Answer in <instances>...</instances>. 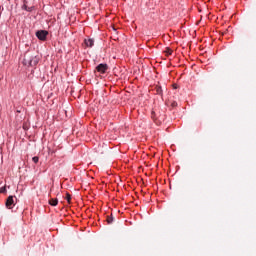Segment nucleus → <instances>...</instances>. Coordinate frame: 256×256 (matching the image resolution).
<instances>
[{"label":"nucleus","mask_w":256,"mask_h":256,"mask_svg":"<svg viewBox=\"0 0 256 256\" xmlns=\"http://www.w3.org/2000/svg\"><path fill=\"white\" fill-rule=\"evenodd\" d=\"M84 45H86V47H93L95 40L93 38L84 39Z\"/></svg>","instance_id":"5"},{"label":"nucleus","mask_w":256,"mask_h":256,"mask_svg":"<svg viewBox=\"0 0 256 256\" xmlns=\"http://www.w3.org/2000/svg\"><path fill=\"white\" fill-rule=\"evenodd\" d=\"M165 53L168 55H173V50L171 48H166Z\"/></svg>","instance_id":"9"},{"label":"nucleus","mask_w":256,"mask_h":256,"mask_svg":"<svg viewBox=\"0 0 256 256\" xmlns=\"http://www.w3.org/2000/svg\"><path fill=\"white\" fill-rule=\"evenodd\" d=\"M107 223H108V225H111V223H113V216L107 217Z\"/></svg>","instance_id":"10"},{"label":"nucleus","mask_w":256,"mask_h":256,"mask_svg":"<svg viewBox=\"0 0 256 256\" xmlns=\"http://www.w3.org/2000/svg\"><path fill=\"white\" fill-rule=\"evenodd\" d=\"M58 204L59 200L57 198H52L49 200V205H51L52 207H57Z\"/></svg>","instance_id":"6"},{"label":"nucleus","mask_w":256,"mask_h":256,"mask_svg":"<svg viewBox=\"0 0 256 256\" xmlns=\"http://www.w3.org/2000/svg\"><path fill=\"white\" fill-rule=\"evenodd\" d=\"M0 9H1V6H0Z\"/></svg>","instance_id":"16"},{"label":"nucleus","mask_w":256,"mask_h":256,"mask_svg":"<svg viewBox=\"0 0 256 256\" xmlns=\"http://www.w3.org/2000/svg\"><path fill=\"white\" fill-rule=\"evenodd\" d=\"M0 193H7V188L5 186L0 188Z\"/></svg>","instance_id":"13"},{"label":"nucleus","mask_w":256,"mask_h":256,"mask_svg":"<svg viewBox=\"0 0 256 256\" xmlns=\"http://www.w3.org/2000/svg\"><path fill=\"white\" fill-rule=\"evenodd\" d=\"M156 92H157V95H163V88H161L160 86H157Z\"/></svg>","instance_id":"8"},{"label":"nucleus","mask_w":256,"mask_h":256,"mask_svg":"<svg viewBox=\"0 0 256 256\" xmlns=\"http://www.w3.org/2000/svg\"><path fill=\"white\" fill-rule=\"evenodd\" d=\"M155 117V112H152V119H154Z\"/></svg>","instance_id":"15"},{"label":"nucleus","mask_w":256,"mask_h":256,"mask_svg":"<svg viewBox=\"0 0 256 256\" xmlns=\"http://www.w3.org/2000/svg\"><path fill=\"white\" fill-rule=\"evenodd\" d=\"M22 9H24V11H28L29 13H31V11H33V8L32 7H28L26 4H24L22 6Z\"/></svg>","instance_id":"7"},{"label":"nucleus","mask_w":256,"mask_h":256,"mask_svg":"<svg viewBox=\"0 0 256 256\" xmlns=\"http://www.w3.org/2000/svg\"><path fill=\"white\" fill-rule=\"evenodd\" d=\"M107 69H109V66L107 64L102 63L96 66V71H98V73H107Z\"/></svg>","instance_id":"4"},{"label":"nucleus","mask_w":256,"mask_h":256,"mask_svg":"<svg viewBox=\"0 0 256 256\" xmlns=\"http://www.w3.org/2000/svg\"><path fill=\"white\" fill-rule=\"evenodd\" d=\"M32 161H33V163H39V157L34 156V157L32 158Z\"/></svg>","instance_id":"12"},{"label":"nucleus","mask_w":256,"mask_h":256,"mask_svg":"<svg viewBox=\"0 0 256 256\" xmlns=\"http://www.w3.org/2000/svg\"><path fill=\"white\" fill-rule=\"evenodd\" d=\"M172 107H177V102H173Z\"/></svg>","instance_id":"14"},{"label":"nucleus","mask_w":256,"mask_h":256,"mask_svg":"<svg viewBox=\"0 0 256 256\" xmlns=\"http://www.w3.org/2000/svg\"><path fill=\"white\" fill-rule=\"evenodd\" d=\"M47 35H49V32L46 31V30H38V31L36 32V37H37L40 41H46Z\"/></svg>","instance_id":"2"},{"label":"nucleus","mask_w":256,"mask_h":256,"mask_svg":"<svg viewBox=\"0 0 256 256\" xmlns=\"http://www.w3.org/2000/svg\"><path fill=\"white\" fill-rule=\"evenodd\" d=\"M66 201H67L68 203H71V194L66 193Z\"/></svg>","instance_id":"11"},{"label":"nucleus","mask_w":256,"mask_h":256,"mask_svg":"<svg viewBox=\"0 0 256 256\" xmlns=\"http://www.w3.org/2000/svg\"><path fill=\"white\" fill-rule=\"evenodd\" d=\"M39 63V58L37 56H31L29 54H25L23 64L26 67H35Z\"/></svg>","instance_id":"1"},{"label":"nucleus","mask_w":256,"mask_h":256,"mask_svg":"<svg viewBox=\"0 0 256 256\" xmlns=\"http://www.w3.org/2000/svg\"><path fill=\"white\" fill-rule=\"evenodd\" d=\"M7 209H13L15 207V196H9L5 203Z\"/></svg>","instance_id":"3"}]
</instances>
